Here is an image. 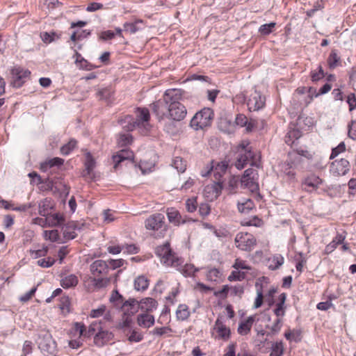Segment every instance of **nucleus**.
<instances>
[{
  "mask_svg": "<svg viewBox=\"0 0 356 356\" xmlns=\"http://www.w3.org/2000/svg\"><path fill=\"white\" fill-rule=\"evenodd\" d=\"M182 95L183 91L180 89L173 88L167 90L163 96V101L159 100L153 103V112L159 119H162L165 115L166 110L170 108L171 106L181 103Z\"/></svg>",
  "mask_w": 356,
  "mask_h": 356,
  "instance_id": "1",
  "label": "nucleus"
},
{
  "mask_svg": "<svg viewBox=\"0 0 356 356\" xmlns=\"http://www.w3.org/2000/svg\"><path fill=\"white\" fill-rule=\"evenodd\" d=\"M136 120L131 115H127L120 120L123 129L129 131L136 127H143L147 132L149 129V112L146 108H138L136 111Z\"/></svg>",
  "mask_w": 356,
  "mask_h": 356,
  "instance_id": "2",
  "label": "nucleus"
},
{
  "mask_svg": "<svg viewBox=\"0 0 356 356\" xmlns=\"http://www.w3.org/2000/svg\"><path fill=\"white\" fill-rule=\"evenodd\" d=\"M155 252L160 257L161 262L168 266L178 267L182 263L181 260L172 252L169 242H165L163 245L158 246Z\"/></svg>",
  "mask_w": 356,
  "mask_h": 356,
  "instance_id": "3",
  "label": "nucleus"
},
{
  "mask_svg": "<svg viewBox=\"0 0 356 356\" xmlns=\"http://www.w3.org/2000/svg\"><path fill=\"white\" fill-rule=\"evenodd\" d=\"M213 112L209 108H204L196 113L191 120V126L195 130L202 129L211 124L213 118Z\"/></svg>",
  "mask_w": 356,
  "mask_h": 356,
  "instance_id": "4",
  "label": "nucleus"
},
{
  "mask_svg": "<svg viewBox=\"0 0 356 356\" xmlns=\"http://www.w3.org/2000/svg\"><path fill=\"white\" fill-rule=\"evenodd\" d=\"M228 167V163L227 161H221L218 162L214 164L213 162H212V165L210 168V170H209L207 173L203 174L202 176H207L210 172H213V175L215 177L216 179V184L213 186V190L215 191L216 197H218L219 195V193L220 192L221 189L222 188V181H221V178L222 175L225 173Z\"/></svg>",
  "mask_w": 356,
  "mask_h": 356,
  "instance_id": "5",
  "label": "nucleus"
},
{
  "mask_svg": "<svg viewBox=\"0 0 356 356\" xmlns=\"http://www.w3.org/2000/svg\"><path fill=\"white\" fill-rule=\"evenodd\" d=\"M145 227L147 230H160L159 237L163 236V232L166 231L164 215L156 213L149 216L145 221Z\"/></svg>",
  "mask_w": 356,
  "mask_h": 356,
  "instance_id": "6",
  "label": "nucleus"
},
{
  "mask_svg": "<svg viewBox=\"0 0 356 356\" xmlns=\"http://www.w3.org/2000/svg\"><path fill=\"white\" fill-rule=\"evenodd\" d=\"M236 247L243 251L250 252L256 245L255 237L248 232H240L234 239Z\"/></svg>",
  "mask_w": 356,
  "mask_h": 356,
  "instance_id": "7",
  "label": "nucleus"
},
{
  "mask_svg": "<svg viewBox=\"0 0 356 356\" xmlns=\"http://www.w3.org/2000/svg\"><path fill=\"white\" fill-rule=\"evenodd\" d=\"M257 179V171L252 168H248L245 170L243 175L241 177V185L252 193L257 192L259 191Z\"/></svg>",
  "mask_w": 356,
  "mask_h": 356,
  "instance_id": "8",
  "label": "nucleus"
},
{
  "mask_svg": "<svg viewBox=\"0 0 356 356\" xmlns=\"http://www.w3.org/2000/svg\"><path fill=\"white\" fill-rule=\"evenodd\" d=\"M84 169L81 172V176L88 181H95L97 173L95 172L96 161L90 152L85 153Z\"/></svg>",
  "mask_w": 356,
  "mask_h": 356,
  "instance_id": "9",
  "label": "nucleus"
},
{
  "mask_svg": "<svg viewBox=\"0 0 356 356\" xmlns=\"http://www.w3.org/2000/svg\"><path fill=\"white\" fill-rule=\"evenodd\" d=\"M38 347L44 356H56L57 345L49 334H46L42 337Z\"/></svg>",
  "mask_w": 356,
  "mask_h": 356,
  "instance_id": "10",
  "label": "nucleus"
},
{
  "mask_svg": "<svg viewBox=\"0 0 356 356\" xmlns=\"http://www.w3.org/2000/svg\"><path fill=\"white\" fill-rule=\"evenodd\" d=\"M187 113L186 107L181 104H174L165 111V116L176 121L183 120Z\"/></svg>",
  "mask_w": 356,
  "mask_h": 356,
  "instance_id": "11",
  "label": "nucleus"
},
{
  "mask_svg": "<svg viewBox=\"0 0 356 356\" xmlns=\"http://www.w3.org/2000/svg\"><path fill=\"white\" fill-rule=\"evenodd\" d=\"M238 156L235 163L237 169H243L245 165L253 159V152L246 148V146L242 145L238 151Z\"/></svg>",
  "mask_w": 356,
  "mask_h": 356,
  "instance_id": "12",
  "label": "nucleus"
},
{
  "mask_svg": "<svg viewBox=\"0 0 356 356\" xmlns=\"http://www.w3.org/2000/svg\"><path fill=\"white\" fill-rule=\"evenodd\" d=\"M265 105V97L255 90L252 92L247 102V106L250 111H256L262 108Z\"/></svg>",
  "mask_w": 356,
  "mask_h": 356,
  "instance_id": "13",
  "label": "nucleus"
},
{
  "mask_svg": "<svg viewBox=\"0 0 356 356\" xmlns=\"http://www.w3.org/2000/svg\"><path fill=\"white\" fill-rule=\"evenodd\" d=\"M134 153L128 149H124L118 152L112 157L113 162L114 163L113 168L116 171L120 167L121 163L126 161H130L133 162Z\"/></svg>",
  "mask_w": 356,
  "mask_h": 356,
  "instance_id": "14",
  "label": "nucleus"
},
{
  "mask_svg": "<svg viewBox=\"0 0 356 356\" xmlns=\"http://www.w3.org/2000/svg\"><path fill=\"white\" fill-rule=\"evenodd\" d=\"M350 170L349 161L345 159L335 160L331 163L330 172L334 176L345 175Z\"/></svg>",
  "mask_w": 356,
  "mask_h": 356,
  "instance_id": "15",
  "label": "nucleus"
},
{
  "mask_svg": "<svg viewBox=\"0 0 356 356\" xmlns=\"http://www.w3.org/2000/svg\"><path fill=\"white\" fill-rule=\"evenodd\" d=\"M13 75V85L14 87L20 88L24 82V79L29 76L31 72L28 70H24L20 67H15L11 70Z\"/></svg>",
  "mask_w": 356,
  "mask_h": 356,
  "instance_id": "16",
  "label": "nucleus"
},
{
  "mask_svg": "<svg viewBox=\"0 0 356 356\" xmlns=\"http://www.w3.org/2000/svg\"><path fill=\"white\" fill-rule=\"evenodd\" d=\"M90 271L94 277L106 275L108 273V264L104 260H96L90 264Z\"/></svg>",
  "mask_w": 356,
  "mask_h": 356,
  "instance_id": "17",
  "label": "nucleus"
},
{
  "mask_svg": "<svg viewBox=\"0 0 356 356\" xmlns=\"http://www.w3.org/2000/svg\"><path fill=\"white\" fill-rule=\"evenodd\" d=\"M114 337L113 334L108 330L102 328L94 337V343L98 347H102L111 341Z\"/></svg>",
  "mask_w": 356,
  "mask_h": 356,
  "instance_id": "18",
  "label": "nucleus"
},
{
  "mask_svg": "<svg viewBox=\"0 0 356 356\" xmlns=\"http://www.w3.org/2000/svg\"><path fill=\"white\" fill-rule=\"evenodd\" d=\"M139 309V301L134 298H129L124 302L121 306L124 316H131L136 314Z\"/></svg>",
  "mask_w": 356,
  "mask_h": 356,
  "instance_id": "19",
  "label": "nucleus"
},
{
  "mask_svg": "<svg viewBox=\"0 0 356 356\" xmlns=\"http://www.w3.org/2000/svg\"><path fill=\"white\" fill-rule=\"evenodd\" d=\"M88 288L92 290L100 289L106 287L110 282L111 279L106 277H90L88 278Z\"/></svg>",
  "mask_w": 356,
  "mask_h": 356,
  "instance_id": "20",
  "label": "nucleus"
},
{
  "mask_svg": "<svg viewBox=\"0 0 356 356\" xmlns=\"http://www.w3.org/2000/svg\"><path fill=\"white\" fill-rule=\"evenodd\" d=\"M218 334V337L228 340L230 337V329L227 327L219 318H217L213 328Z\"/></svg>",
  "mask_w": 356,
  "mask_h": 356,
  "instance_id": "21",
  "label": "nucleus"
},
{
  "mask_svg": "<svg viewBox=\"0 0 356 356\" xmlns=\"http://www.w3.org/2000/svg\"><path fill=\"white\" fill-rule=\"evenodd\" d=\"M167 216L170 222L174 224L176 226H179L180 224L186 222V220L182 218L181 215L175 208H170L167 210Z\"/></svg>",
  "mask_w": 356,
  "mask_h": 356,
  "instance_id": "22",
  "label": "nucleus"
},
{
  "mask_svg": "<svg viewBox=\"0 0 356 356\" xmlns=\"http://www.w3.org/2000/svg\"><path fill=\"white\" fill-rule=\"evenodd\" d=\"M268 267L271 270H275L280 268L284 262V259L280 254H273L268 259Z\"/></svg>",
  "mask_w": 356,
  "mask_h": 356,
  "instance_id": "23",
  "label": "nucleus"
},
{
  "mask_svg": "<svg viewBox=\"0 0 356 356\" xmlns=\"http://www.w3.org/2000/svg\"><path fill=\"white\" fill-rule=\"evenodd\" d=\"M286 299V295L284 293H281L278 297V302L275 305V308L273 310L274 314L277 318L284 316L286 307L284 306Z\"/></svg>",
  "mask_w": 356,
  "mask_h": 356,
  "instance_id": "24",
  "label": "nucleus"
},
{
  "mask_svg": "<svg viewBox=\"0 0 356 356\" xmlns=\"http://www.w3.org/2000/svg\"><path fill=\"white\" fill-rule=\"evenodd\" d=\"M137 322L140 327L149 328L154 325L155 320L153 315L145 313L138 316Z\"/></svg>",
  "mask_w": 356,
  "mask_h": 356,
  "instance_id": "25",
  "label": "nucleus"
},
{
  "mask_svg": "<svg viewBox=\"0 0 356 356\" xmlns=\"http://www.w3.org/2000/svg\"><path fill=\"white\" fill-rule=\"evenodd\" d=\"M254 321V316H249L247 319L242 321L238 327V332L241 335H247L251 330L253 323Z\"/></svg>",
  "mask_w": 356,
  "mask_h": 356,
  "instance_id": "26",
  "label": "nucleus"
},
{
  "mask_svg": "<svg viewBox=\"0 0 356 356\" xmlns=\"http://www.w3.org/2000/svg\"><path fill=\"white\" fill-rule=\"evenodd\" d=\"M346 236L341 234H337L332 241L326 245L324 252L325 254L332 253L337 247L338 245L343 243Z\"/></svg>",
  "mask_w": 356,
  "mask_h": 356,
  "instance_id": "27",
  "label": "nucleus"
},
{
  "mask_svg": "<svg viewBox=\"0 0 356 356\" xmlns=\"http://www.w3.org/2000/svg\"><path fill=\"white\" fill-rule=\"evenodd\" d=\"M47 227H57L60 226L65 222L63 215L60 213H54L47 216Z\"/></svg>",
  "mask_w": 356,
  "mask_h": 356,
  "instance_id": "28",
  "label": "nucleus"
},
{
  "mask_svg": "<svg viewBox=\"0 0 356 356\" xmlns=\"http://www.w3.org/2000/svg\"><path fill=\"white\" fill-rule=\"evenodd\" d=\"M323 179H321L318 176L315 175H311L308 176L302 182V184L312 188V190H315L318 188V186L322 184Z\"/></svg>",
  "mask_w": 356,
  "mask_h": 356,
  "instance_id": "29",
  "label": "nucleus"
},
{
  "mask_svg": "<svg viewBox=\"0 0 356 356\" xmlns=\"http://www.w3.org/2000/svg\"><path fill=\"white\" fill-rule=\"evenodd\" d=\"M63 163L64 160L58 157L48 159L40 164V170L43 172H47L51 168L54 166H60L63 165Z\"/></svg>",
  "mask_w": 356,
  "mask_h": 356,
  "instance_id": "30",
  "label": "nucleus"
},
{
  "mask_svg": "<svg viewBox=\"0 0 356 356\" xmlns=\"http://www.w3.org/2000/svg\"><path fill=\"white\" fill-rule=\"evenodd\" d=\"M157 306L156 301L152 298H145L139 302V308L146 312L152 311Z\"/></svg>",
  "mask_w": 356,
  "mask_h": 356,
  "instance_id": "31",
  "label": "nucleus"
},
{
  "mask_svg": "<svg viewBox=\"0 0 356 356\" xmlns=\"http://www.w3.org/2000/svg\"><path fill=\"white\" fill-rule=\"evenodd\" d=\"M190 314L189 308L185 304L179 305L176 310V318L178 321H184L187 320Z\"/></svg>",
  "mask_w": 356,
  "mask_h": 356,
  "instance_id": "32",
  "label": "nucleus"
},
{
  "mask_svg": "<svg viewBox=\"0 0 356 356\" xmlns=\"http://www.w3.org/2000/svg\"><path fill=\"white\" fill-rule=\"evenodd\" d=\"M76 223L69 222L63 227V236L67 240L74 239L77 234L75 233Z\"/></svg>",
  "mask_w": 356,
  "mask_h": 356,
  "instance_id": "33",
  "label": "nucleus"
},
{
  "mask_svg": "<svg viewBox=\"0 0 356 356\" xmlns=\"http://www.w3.org/2000/svg\"><path fill=\"white\" fill-rule=\"evenodd\" d=\"M78 278L76 275L71 274L63 277L60 281L61 286L65 289H68L76 286Z\"/></svg>",
  "mask_w": 356,
  "mask_h": 356,
  "instance_id": "34",
  "label": "nucleus"
},
{
  "mask_svg": "<svg viewBox=\"0 0 356 356\" xmlns=\"http://www.w3.org/2000/svg\"><path fill=\"white\" fill-rule=\"evenodd\" d=\"M149 286V280L145 276H138L134 281V289L137 291H145Z\"/></svg>",
  "mask_w": 356,
  "mask_h": 356,
  "instance_id": "35",
  "label": "nucleus"
},
{
  "mask_svg": "<svg viewBox=\"0 0 356 356\" xmlns=\"http://www.w3.org/2000/svg\"><path fill=\"white\" fill-rule=\"evenodd\" d=\"M172 332H173V330L170 326L155 327L152 331V334L153 335H156V336H159V337H163V336L170 337V336H172Z\"/></svg>",
  "mask_w": 356,
  "mask_h": 356,
  "instance_id": "36",
  "label": "nucleus"
},
{
  "mask_svg": "<svg viewBox=\"0 0 356 356\" xmlns=\"http://www.w3.org/2000/svg\"><path fill=\"white\" fill-rule=\"evenodd\" d=\"M133 142V137L132 136L129 134H119V137L118 139V145L120 147H125L127 145H129Z\"/></svg>",
  "mask_w": 356,
  "mask_h": 356,
  "instance_id": "37",
  "label": "nucleus"
},
{
  "mask_svg": "<svg viewBox=\"0 0 356 356\" xmlns=\"http://www.w3.org/2000/svg\"><path fill=\"white\" fill-rule=\"evenodd\" d=\"M301 136L300 132L296 129L289 131L285 136V142L289 145H292L295 140L298 139Z\"/></svg>",
  "mask_w": 356,
  "mask_h": 356,
  "instance_id": "38",
  "label": "nucleus"
},
{
  "mask_svg": "<svg viewBox=\"0 0 356 356\" xmlns=\"http://www.w3.org/2000/svg\"><path fill=\"white\" fill-rule=\"evenodd\" d=\"M220 277V272L216 268L209 269L206 273L207 280L210 282H218Z\"/></svg>",
  "mask_w": 356,
  "mask_h": 356,
  "instance_id": "39",
  "label": "nucleus"
},
{
  "mask_svg": "<svg viewBox=\"0 0 356 356\" xmlns=\"http://www.w3.org/2000/svg\"><path fill=\"white\" fill-rule=\"evenodd\" d=\"M102 321H94L92 322L89 327L88 330L86 331L84 334V337H90L92 335H93L95 332H99L100 330L102 328L101 326Z\"/></svg>",
  "mask_w": 356,
  "mask_h": 356,
  "instance_id": "40",
  "label": "nucleus"
},
{
  "mask_svg": "<svg viewBox=\"0 0 356 356\" xmlns=\"http://www.w3.org/2000/svg\"><path fill=\"white\" fill-rule=\"evenodd\" d=\"M172 165L179 172H184L186 169V161L179 156H176L173 159Z\"/></svg>",
  "mask_w": 356,
  "mask_h": 356,
  "instance_id": "41",
  "label": "nucleus"
},
{
  "mask_svg": "<svg viewBox=\"0 0 356 356\" xmlns=\"http://www.w3.org/2000/svg\"><path fill=\"white\" fill-rule=\"evenodd\" d=\"M284 336L289 341L298 342L301 340V331L298 330H289L285 332Z\"/></svg>",
  "mask_w": 356,
  "mask_h": 356,
  "instance_id": "42",
  "label": "nucleus"
},
{
  "mask_svg": "<svg viewBox=\"0 0 356 356\" xmlns=\"http://www.w3.org/2000/svg\"><path fill=\"white\" fill-rule=\"evenodd\" d=\"M77 142L74 139H71L67 144L60 148V152L63 155H68L76 147Z\"/></svg>",
  "mask_w": 356,
  "mask_h": 356,
  "instance_id": "43",
  "label": "nucleus"
},
{
  "mask_svg": "<svg viewBox=\"0 0 356 356\" xmlns=\"http://www.w3.org/2000/svg\"><path fill=\"white\" fill-rule=\"evenodd\" d=\"M143 23V21L140 19L136 20L134 22H126L124 24V31L129 32L130 33H135L138 31L140 30V28L138 27V24Z\"/></svg>",
  "mask_w": 356,
  "mask_h": 356,
  "instance_id": "44",
  "label": "nucleus"
},
{
  "mask_svg": "<svg viewBox=\"0 0 356 356\" xmlns=\"http://www.w3.org/2000/svg\"><path fill=\"white\" fill-rule=\"evenodd\" d=\"M275 26V22L263 24L259 28V33L261 35H268L273 31Z\"/></svg>",
  "mask_w": 356,
  "mask_h": 356,
  "instance_id": "45",
  "label": "nucleus"
},
{
  "mask_svg": "<svg viewBox=\"0 0 356 356\" xmlns=\"http://www.w3.org/2000/svg\"><path fill=\"white\" fill-rule=\"evenodd\" d=\"M283 352L284 346L282 342H275L272 345V350L270 356H282Z\"/></svg>",
  "mask_w": 356,
  "mask_h": 356,
  "instance_id": "46",
  "label": "nucleus"
},
{
  "mask_svg": "<svg viewBox=\"0 0 356 356\" xmlns=\"http://www.w3.org/2000/svg\"><path fill=\"white\" fill-rule=\"evenodd\" d=\"M186 209L189 213H193L196 211L197 208V197H191L188 198L186 201Z\"/></svg>",
  "mask_w": 356,
  "mask_h": 356,
  "instance_id": "47",
  "label": "nucleus"
},
{
  "mask_svg": "<svg viewBox=\"0 0 356 356\" xmlns=\"http://www.w3.org/2000/svg\"><path fill=\"white\" fill-rule=\"evenodd\" d=\"M325 76V73L321 65H318L317 70L311 72L312 81H317Z\"/></svg>",
  "mask_w": 356,
  "mask_h": 356,
  "instance_id": "48",
  "label": "nucleus"
},
{
  "mask_svg": "<svg viewBox=\"0 0 356 356\" xmlns=\"http://www.w3.org/2000/svg\"><path fill=\"white\" fill-rule=\"evenodd\" d=\"M339 57L338 56L337 54L335 51H332L328 58H327V63L330 68H335L339 61Z\"/></svg>",
  "mask_w": 356,
  "mask_h": 356,
  "instance_id": "49",
  "label": "nucleus"
},
{
  "mask_svg": "<svg viewBox=\"0 0 356 356\" xmlns=\"http://www.w3.org/2000/svg\"><path fill=\"white\" fill-rule=\"evenodd\" d=\"M56 38H58L59 37L56 35V33L54 32H44L41 33V38L42 41L47 44L51 43V42L54 41Z\"/></svg>",
  "mask_w": 356,
  "mask_h": 356,
  "instance_id": "50",
  "label": "nucleus"
},
{
  "mask_svg": "<svg viewBox=\"0 0 356 356\" xmlns=\"http://www.w3.org/2000/svg\"><path fill=\"white\" fill-rule=\"evenodd\" d=\"M264 300V294L262 291V286L257 289V297L254 300V308H259L262 305Z\"/></svg>",
  "mask_w": 356,
  "mask_h": 356,
  "instance_id": "51",
  "label": "nucleus"
},
{
  "mask_svg": "<svg viewBox=\"0 0 356 356\" xmlns=\"http://www.w3.org/2000/svg\"><path fill=\"white\" fill-rule=\"evenodd\" d=\"M55 259L51 257L43 258L37 261V264L42 268H49L54 265Z\"/></svg>",
  "mask_w": 356,
  "mask_h": 356,
  "instance_id": "52",
  "label": "nucleus"
},
{
  "mask_svg": "<svg viewBox=\"0 0 356 356\" xmlns=\"http://www.w3.org/2000/svg\"><path fill=\"white\" fill-rule=\"evenodd\" d=\"M44 236L45 238L50 240L52 242L56 241L59 238V234L58 230L53 229L49 231H44Z\"/></svg>",
  "mask_w": 356,
  "mask_h": 356,
  "instance_id": "53",
  "label": "nucleus"
},
{
  "mask_svg": "<svg viewBox=\"0 0 356 356\" xmlns=\"http://www.w3.org/2000/svg\"><path fill=\"white\" fill-rule=\"evenodd\" d=\"M245 278V273L239 270H234L228 277L229 281H241Z\"/></svg>",
  "mask_w": 356,
  "mask_h": 356,
  "instance_id": "54",
  "label": "nucleus"
},
{
  "mask_svg": "<svg viewBox=\"0 0 356 356\" xmlns=\"http://www.w3.org/2000/svg\"><path fill=\"white\" fill-rule=\"evenodd\" d=\"M97 95L100 99L108 100L112 95V91L110 88H105L99 90Z\"/></svg>",
  "mask_w": 356,
  "mask_h": 356,
  "instance_id": "55",
  "label": "nucleus"
},
{
  "mask_svg": "<svg viewBox=\"0 0 356 356\" xmlns=\"http://www.w3.org/2000/svg\"><path fill=\"white\" fill-rule=\"evenodd\" d=\"M76 66L81 69V70H92L96 67L95 65L90 63L85 58H81V62L78 63L76 64Z\"/></svg>",
  "mask_w": 356,
  "mask_h": 356,
  "instance_id": "56",
  "label": "nucleus"
},
{
  "mask_svg": "<svg viewBox=\"0 0 356 356\" xmlns=\"http://www.w3.org/2000/svg\"><path fill=\"white\" fill-rule=\"evenodd\" d=\"M198 269L195 268L193 264H186L182 269L183 274L186 277H191L194 275L195 272Z\"/></svg>",
  "mask_w": 356,
  "mask_h": 356,
  "instance_id": "57",
  "label": "nucleus"
},
{
  "mask_svg": "<svg viewBox=\"0 0 356 356\" xmlns=\"http://www.w3.org/2000/svg\"><path fill=\"white\" fill-rule=\"evenodd\" d=\"M345 150H346L345 143L343 142L340 143L337 147L332 149L330 159H333L339 154L344 152Z\"/></svg>",
  "mask_w": 356,
  "mask_h": 356,
  "instance_id": "58",
  "label": "nucleus"
},
{
  "mask_svg": "<svg viewBox=\"0 0 356 356\" xmlns=\"http://www.w3.org/2000/svg\"><path fill=\"white\" fill-rule=\"evenodd\" d=\"M106 312V307L105 305H101L99 308L91 310L90 316L92 318H98L103 316Z\"/></svg>",
  "mask_w": 356,
  "mask_h": 356,
  "instance_id": "59",
  "label": "nucleus"
},
{
  "mask_svg": "<svg viewBox=\"0 0 356 356\" xmlns=\"http://www.w3.org/2000/svg\"><path fill=\"white\" fill-rule=\"evenodd\" d=\"M198 211L201 216L206 217L210 213L211 207L208 203H201Z\"/></svg>",
  "mask_w": 356,
  "mask_h": 356,
  "instance_id": "60",
  "label": "nucleus"
},
{
  "mask_svg": "<svg viewBox=\"0 0 356 356\" xmlns=\"http://www.w3.org/2000/svg\"><path fill=\"white\" fill-rule=\"evenodd\" d=\"M108 264V268L111 267L112 269L115 270L118 268L122 266L125 262V261L122 259H110L106 261Z\"/></svg>",
  "mask_w": 356,
  "mask_h": 356,
  "instance_id": "61",
  "label": "nucleus"
},
{
  "mask_svg": "<svg viewBox=\"0 0 356 356\" xmlns=\"http://www.w3.org/2000/svg\"><path fill=\"white\" fill-rule=\"evenodd\" d=\"M48 201L46 200L39 204V214L42 216H47L49 214Z\"/></svg>",
  "mask_w": 356,
  "mask_h": 356,
  "instance_id": "62",
  "label": "nucleus"
},
{
  "mask_svg": "<svg viewBox=\"0 0 356 356\" xmlns=\"http://www.w3.org/2000/svg\"><path fill=\"white\" fill-rule=\"evenodd\" d=\"M179 291L177 287L173 288L172 291L169 293V295L166 297V300L170 302L171 305H174L176 302V297L179 294Z\"/></svg>",
  "mask_w": 356,
  "mask_h": 356,
  "instance_id": "63",
  "label": "nucleus"
},
{
  "mask_svg": "<svg viewBox=\"0 0 356 356\" xmlns=\"http://www.w3.org/2000/svg\"><path fill=\"white\" fill-rule=\"evenodd\" d=\"M348 136L356 140V122L353 121L348 124Z\"/></svg>",
  "mask_w": 356,
  "mask_h": 356,
  "instance_id": "64",
  "label": "nucleus"
}]
</instances>
